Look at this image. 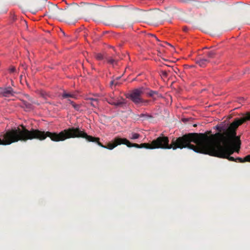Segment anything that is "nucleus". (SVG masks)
<instances>
[{
    "label": "nucleus",
    "instance_id": "obj_1",
    "mask_svg": "<svg viewBox=\"0 0 250 250\" xmlns=\"http://www.w3.org/2000/svg\"><path fill=\"white\" fill-rule=\"evenodd\" d=\"M247 121H250V112L242 118H235L230 124L216 126L218 132L209 136L211 131L205 133H197L194 151L219 158L230 156L238 152L241 141L237 136L238 127Z\"/></svg>",
    "mask_w": 250,
    "mask_h": 250
},
{
    "label": "nucleus",
    "instance_id": "obj_2",
    "mask_svg": "<svg viewBox=\"0 0 250 250\" xmlns=\"http://www.w3.org/2000/svg\"><path fill=\"white\" fill-rule=\"evenodd\" d=\"M22 129L17 128L18 139L19 141L26 142L28 140L37 139L40 141L45 140L47 137L54 142L63 141L67 139L83 138L89 142H95L102 147L112 150L119 145H124V138L116 137L108 143L107 146H104L100 142V138L88 135L83 130L79 127H70L65 129L59 133L41 131L39 129H31L28 130L21 125Z\"/></svg>",
    "mask_w": 250,
    "mask_h": 250
},
{
    "label": "nucleus",
    "instance_id": "obj_3",
    "mask_svg": "<svg viewBox=\"0 0 250 250\" xmlns=\"http://www.w3.org/2000/svg\"><path fill=\"white\" fill-rule=\"evenodd\" d=\"M197 136V133H189L177 138H173L169 145L168 138L162 135L153 140L151 144H149V149L172 148L173 150L188 148L194 151L195 145L191 144V143L196 144Z\"/></svg>",
    "mask_w": 250,
    "mask_h": 250
},
{
    "label": "nucleus",
    "instance_id": "obj_4",
    "mask_svg": "<svg viewBox=\"0 0 250 250\" xmlns=\"http://www.w3.org/2000/svg\"><path fill=\"white\" fill-rule=\"evenodd\" d=\"M79 7L77 4L67 6L64 9H60L56 4H50L46 15L50 18L63 19L75 16L78 12Z\"/></svg>",
    "mask_w": 250,
    "mask_h": 250
},
{
    "label": "nucleus",
    "instance_id": "obj_5",
    "mask_svg": "<svg viewBox=\"0 0 250 250\" xmlns=\"http://www.w3.org/2000/svg\"><path fill=\"white\" fill-rule=\"evenodd\" d=\"M18 133L17 129L16 128L8 130L4 134L3 140L0 138V145H9L18 142L19 139Z\"/></svg>",
    "mask_w": 250,
    "mask_h": 250
},
{
    "label": "nucleus",
    "instance_id": "obj_6",
    "mask_svg": "<svg viewBox=\"0 0 250 250\" xmlns=\"http://www.w3.org/2000/svg\"><path fill=\"white\" fill-rule=\"evenodd\" d=\"M144 89L143 87L135 89L129 93L127 94L126 97L130 99L136 104H140L143 101L141 95L144 93Z\"/></svg>",
    "mask_w": 250,
    "mask_h": 250
},
{
    "label": "nucleus",
    "instance_id": "obj_7",
    "mask_svg": "<svg viewBox=\"0 0 250 250\" xmlns=\"http://www.w3.org/2000/svg\"><path fill=\"white\" fill-rule=\"evenodd\" d=\"M47 3V0H37L35 3L32 6L31 11L33 14H36L37 12L41 10L43 8Z\"/></svg>",
    "mask_w": 250,
    "mask_h": 250
},
{
    "label": "nucleus",
    "instance_id": "obj_8",
    "mask_svg": "<svg viewBox=\"0 0 250 250\" xmlns=\"http://www.w3.org/2000/svg\"><path fill=\"white\" fill-rule=\"evenodd\" d=\"M124 145H125L128 147H134L138 148H145L149 149L148 143H143L140 145L130 143L127 139L124 138Z\"/></svg>",
    "mask_w": 250,
    "mask_h": 250
},
{
    "label": "nucleus",
    "instance_id": "obj_9",
    "mask_svg": "<svg viewBox=\"0 0 250 250\" xmlns=\"http://www.w3.org/2000/svg\"><path fill=\"white\" fill-rule=\"evenodd\" d=\"M15 93L12 87L9 86L5 88L0 87V96L9 97Z\"/></svg>",
    "mask_w": 250,
    "mask_h": 250
},
{
    "label": "nucleus",
    "instance_id": "obj_10",
    "mask_svg": "<svg viewBox=\"0 0 250 250\" xmlns=\"http://www.w3.org/2000/svg\"><path fill=\"white\" fill-rule=\"evenodd\" d=\"M209 62V61L206 58H200L196 61V63L202 67L206 66Z\"/></svg>",
    "mask_w": 250,
    "mask_h": 250
},
{
    "label": "nucleus",
    "instance_id": "obj_11",
    "mask_svg": "<svg viewBox=\"0 0 250 250\" xmlns=\"http://www.w3.org/2000/svg\"><path fill=\"white\" fill-rule=\"evenodd\" d=\"M147 94L149 97H151L154 100H156L158 98L162 97L161 94L157 91L150 90Z\"/></svg>",
    "mask_w": 250,
    "mask_h": 250
},
{
    "label": "nucleus",
    "instance_id": "obj_12",
    "mask_svg": "<svg viewBox=\"0 0 250 250\" xmlns=\"http://www.w3.org/2000/svg\"><path fill=\"white\" fill-rule=\"evenodd\" d=\"M77 96L78 94L77 92L67 93L66 92H63L62 94V97L64 99L71 98L76 99L77 98Z\"/></svg>",
    "mask_w": 250,
    "mask_h": 250
},
{
    "label": "nucleus",
    "instance_id": "obj_13",
    "mask_svg": "<svg viewBox=\"0 0 250 250\" xmlns=\"http://www.w3.org/2000/svg\"><path fill=\"white\" fill-rule=\"evenodd\" d=\"M125 104V100L122 98L115 99L114 105L116 106H122Z\"/></svg>",
    "mask_w": 250,
    "mask_h": 250
},
{
    "label": "nucleus",
    "instance_id": "obj_14",
    "mask_svg": "<svg viewBox=\"0 0 250 250\" xmlns=\"http://www.w3.org/2000/svg\"><path fill=\"white\" fill-rule=\"evenodd\" d=\"M88 100L90 101V104L94 107H96L98 104V100L97 99L89 98Z\"/></svg>",
    "mask_w": 250,
    "mask_h": 250
},
{
    "label": "nucleus",
    "instance_id": "obj_15",
    "mask_svg": "<svg viewBox=\"0 0 250 250\" xmlns=\"http://www.w3.org/2000/svg\"><path fill=\"white\" fill-rule=\"evenodd\" d=\"M140 137V135L137 133H131L129 135V139L131 140H135L138 139Z\"/></svg>",
    "mask_w": 250,
    "mask_h": 250
},
{
    "label": "nucleus",
    "instance_id": "obj_16",
    "mask_svg": "<svg viewBox=\"0 0 250 250\" xmlns=\"http://www.w3.org/2000/svg\"><path fill=\"white\" fill-rule=\"evenodd\" d=\"M22 102L23 105L26 108H27L28 109H32V105L31 104H30L24 100L22 101Z\"/></svg>",
    "mask_w": 250,
    "mask_h": 250
},
{
    "label": "nucleus",
    "instance_id": "obj_17",
    "mask_svg": "<svg viewBox=\"0 0 250 250\" xmlns=\"http://www.w3.org/2000/svg\"><path fill=\"white\" fill-rule=\"evenodd\" d=\"M71 104L74 108L77 111H80L81 106L79 104H76L74 102H71Z\"/></svg>",
    "mask_w": 250,
    "mask_h": 250
},
{
    "label": "nucleus",
    "instance_id": "obj_18",
    "mask_svg": "<svg viewBox=\"0 0 250 250\" xmlns=\"http://www.w3.org/2000/svg\"><path fill=\"white\" fill-rule=\"evenodd\" d=\"M40 95L44 99H46L47 97L50 96L45 91L43 90H41L40 92Z\"/></svg>",
    "mask_w": 250,
    "mask_h": 250
},
{
    "label": "nucleus",
    "instance_id": "obj_19",
    "mask_svg": "<svg viewBox=\"0 0 250 250\" xmlns=\"http://www.w3.org/2000/svg\"><path fill=\"white\" fill-rule=\"evenodd\" d=\"M139 117L140 118H143L144 119H147L149 118H151L152 117V116L147 114H141L139 115Z\"/></svg>",
    "mask_w": 250,
    "mask_h": 250
},
{
    "label": "nucleus",
    "instance_id": "obj_20",
    "mask_svg": "<svg viewBox=\"0 0 250 250\" xmlns=\"http://www.w3.org/2000/svg\"><path fill=\"white\" fill-rule=\"evenodd\" d=\"M215 55V53L213 51H209L207 53L208 57L210 59L213 58Z\"/></svg>",
    "mask_w": 250,
    "mask_h": 250
},
{
    "label": "nucleus",
    "instance_id": "obj_21",
    "mask_svg": "<svg viewBox=\"0 0 250 250\" xmlns=\"http://www.w3.org/2000/svg\"><path fill=\"white\" fill-rule=\"evenodd\" d=\"M95 58L98 60H102L103 59V55L101 53H98L95 55Z\"/></svg>",
    "mask_w": 250,
    "mask_h": 250
},
{
    "label": "nucleus",
    "instance_id": "obj_22",
    "mask_svg": "<svg viewBox=\"0 0 250 250\" xmlns=\"http://www.w3.org/2000/svg\"><path fill=\"white\" fill-rule=\"evenodd\" d=\"M107 61L108 63H110V64H113L114 63H116L117 61L111 58H109L108 59H107Z\"/></svg>",
    "mask_w": 250,
    "mask_h": 250
},
{
    "label": "nucleus",
    "instance_id": "obj_23",
    "mask_svg": "<svg viewBox=\"0 0 250 250\" xmlns=\"http://www.w3.org/2000/svg\"><path fill=\"white\" fill-rule=\"evenodd\" d=\"M227 157H223L222 158H225V159H227L228 160H229V161H234V162H235V158H234V157H231L230 156H226Z\"/></svg>",
    "mask_w": 250,
    "mask_h": 250
},
{
    "label": "nucleus",
    "instance_id": "obj_24",
    "mask_svg": "<svg viewBox=\"0 0 250 250\" xmlns=\"http://www.w3.org/2000/svg\"><path fill=\"white\" fill-rule=\"evenodd\" d=\"M236 162L244 163V159L240 157H237L235 158Z\"/></svg>",
    "mask_w": 250,
    "mask_h": 250
},
{
    "label": "nucleus",
    "instance_id": "obj_25",
    "mask_svg": "<svg viewBox=\"0 0 250 250\" xmlns=\"http://www.w3.org/2000/svg\"><path fill=\"white\" fill-rule=\"evenodd\" d=\"M108 102L109 104L114 105V104L115 103V99H110L108 100Z\"/></svg>",
    "mask_w": 250,
    "mask_h": 250
},
{
    "label": "nucleus",
    "instance_id": "obj_26",
    "mask_svg": "<svg viewBox=\"0 0 250 250\" xmlns=\"http://www.w3.org/2000/svg\"><path fill=\"white\" fill-rule=\"evenodd\" d=\"M244 162H250V155L246 156L244 158Z\"/></svg>",
    "mask_w": 250,
    "mask_h": 250
},
{
    "label": "nucleus",
    "instance_id": "obj_27",
    "mask_svg": "<svg viewBox=\"0 0 250 250\" xmlns=\"http://www.w3.org/2000/svg\"><path fill=\"white\" fill-rule=\"evenodd\" d=\"M161 74L162 76L164 77H167V72L166 71H162Z\"/></svg>",
    "mask_w": 250,
    "mask_h": 250
},
{
    "label": "nucleus",
    "instance_id": "obj_28",
    "mask_svg": "<svg viewBox=\"0 0 250 250\" xmlns=\"http://www.w3.org/2000/svg\"><path fill=\"white\" fill-rule=\"evenodd\" d=\"M28 100H29V101H30L32 103V104H38L37 102H36L34 101L33 100V99H32V98H31L30 97V98H28Z\"/></svg>",
    "mask_w": 250,
    "mask_h": 250
},
{
    "label": "nucleus",
    "instance_id": "obj_29",
    "mask_svg": "<svg viewBox=\"0 0 250 250\" xmlns=\"http://www.w3.org/2000/svg\"><path fill=\"white\" fill-rule=\"evenodd\" d=\"M28 100H29V101H30L32 103V104H38L37 102H36L34 101L33 100V99H32V98H31L30 97V98H28Z\"/></svg>",
    "mask_w": 250,
    "mask_h": 250
},
{
    "label": "nucleus",
    "instance_id": "obj_30",
    "mask_svg": "<svg viewBox=\"0 0 250 250\" xmlns=\"http://www.w3.org/2000/svg\"><path fill=\"white\" fill-rule=\"evenodd\" d=\"M148 103V100H143V101L140 104H144V105H146V104H147Z\"/></svg>",
    "mask_w": 250,
    "mask_h": 250
},
{
    "label": "nucleus",
    "instance_id": "obj_31",
    "mask_svg": "<svg viewBox=\"0 0 250 250\" xmlns=\"http://www.w3.org/2000/svg\"><path fill=\"white\" fill-rule=\"evenodd\" d=\"M16 68L14 67H12L9 69V71L11 73H13L15 71Z\"/></svg>",
    "mask_w": 250,
    "mask_h": 250
},
{
    "label": "nucleus",
    "instance_id": "obj_32",
    "mask_svg": "<svg viewBox=\"0 0 250 250\" xmlns=\"http://www.w3.org/2000/svg\"><path fill=\"white\" fill-rule=\"evenodd\" d=\"M25 96L26 97V98L27 99H28V98H30L29 95H28V94H26V95H25Z\"/></svg>",
    "mask_w": 250,
    "mask_h": 250
},
{
    "label": "nucleus",
    "instance_id": "obj_33",
    "mask_svg": "<svg viewBox=\"0 0 250 250\" xmlns=\"http://www.w3.org/2000/svg\"><path fill=\"white\" fill-rule=\"evenodd\" d=\"M114 81H112L111 82H110V85H112L113 84H114Z\"/></svg>",
    "mask_w": 250,
    "mask_h": 250
},
{
    "label": "nucleus",
    "instance_id": "obj_34",
    "mask_svg": "<svg viewBox=\"0 0 250 250\" xmlns=\"http://www.w3.org/2000/svg\"><path fill=\"white\" fill-rule=\"evenodd\" d=\"M71 102H72L71 100L67 99V102L69 103L70 104H71Z\"/></svg>",
    "mask_w": 250,
    "mask_h": 250
},
{
    "label": "nucleus",
    "instance_id": "obj_35",
    "mask_svg": "<svg viewBox=\"0 0 250 250\" xmlns=\"http://www.w3.org/2000/svg\"><path fill=\"white\" fill-rule=\"evenodd\" d=\"M154 38H155L158 41H159L155 35H152Z\"/></svg>",
    "mask_w": 250,
    "mask_h": 250
},
{
    "label": "nucleus",
    "instance_id": "obj_36",
    "mask_svg": "<svg viewBox=\"0 0 250 250\" xmlns=\"http://www.w3.org/2000/svg\"><path fill=\"white\" fill-rule=\"evenodd\" d=\"M193 126H196V125L195 124V125H193Z\"/></svg>",
    "mask_w": 250,
    "mask_h": 250
},
{
    "label": "nucleus",
    "instance_id": "obj_37",
    "mask_svg": "<svg viewBox=\"0 0 250 250\" xmlns=\"http://www.w3.org/2000/svg\"><path fill=\"white\" fill-rule=\"evenodd\" d=\"M184 30H185V31H186V30H187V28H185V29H184Z\"/></svg>",
    "mask_w": 250,
    "mask_h": 250
}]
</instances>
